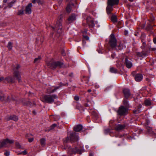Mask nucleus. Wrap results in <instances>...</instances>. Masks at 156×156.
Instances as JSON below:
<instances>
[{"instance_id": "nucleus-57", "label": "nucleus", "mask_w": 156, "mask_h": 156, "mask_svg": "<svg viewBox=\"0 0 156 156\" xmlns=\"http://www.w3.org/2000/svg\"><path fill=\"white\" fill-rule=\"evenodd\" d=\"M129 1L133 2L134 0H129Z\"/></svg>"}, {"instance_id": "nucleus-11", "label": "nucleus", "mask_w": 156, "mask_h": 156, "mask_svg": "<svg viewBox=\"0 0 156 156\" xmlns=\"http://www.w3.org/2000/svg\"><path fill=\"white\" fill-rule=\"evenodd\" d=\"M134 78L136 81L140 82L143 79V76L142 75L140 74H137L135 75Z\"/></svg>"}, {"instance_id": "nucleus-64", "label": "nucleus", "mask_w": 156, "mask_h": 156, "mask_svg": "<svg viewBox=\"0 0 156 156\" xmlns=\"http://www.w3.org/2000/svg\"><path fill=\"white\" fill-rule=\"evenodd\" d=\"M1 8V5H0V8Z\"/></svg>"}, {"instance_id": "nucleus-51", "label": "nucleus", "mask_w": 156, "mask_h": 156, "mask_svg": "<svg viewBox=\"0 0 156 156\" xmlns=\"http://www.w3.org/2000/svg\"><path fill=\"white\" fill-rule=\"evenodd\" d=\"M86 20H87V24H88L90 22V20H88V17L87 18V19H86Z\"/></svg>"}, {"instance_id": "nucleus-1", "label": "nucleus", "mask_w": 156, "mask_h": 156, "mask_svg": "<svg viewBox=\"0 0 156 156\" xmlns=\"http://www.w3.org/2000/svg\"><path fill=\"white\" fill-rule=\"evenodd\" d=\"M14 78L9 77L5 79V80L8 82L14 83L15 82V78L19 82L21 81L20 73L19 71H15L13 73Z\"/></svg>"}, {"instance_id": "nucleus-39", "label": "nucleus", "mask_w": 156, "mask_h": 156, "mask_svg": "<svg viewBox=\"0 0 156 156\" xmlns=\"http://www.w3.org/2000/svg\"><path fill=\"white\" fill-rule=\"evenodd\" d=\"M15 2V1L14 2H12L11 3H8V6L9 7H11L12 4H13Z\"/></svg>"}, {"instance_id": "nucleus-48", "label": "nucleus", "mask_w": 156, "mask_h": 156, "mask_svg": "<svg viewBox=\"0 0 156 156\" xmlns=\"http://www.w3.org/2000/svg\"><path fill=\"white\" fill-rule=\"evenodd\" d=\"M32 2L33 3H35L37 2V0H33L32 1Z\"/></svg>"}, {"instance_id": "nucleus-63", "label": "nucleus", "mask_w": 156, "mask_h": 156, "mask_svg": "<svg viewBox=\"0 0 156 156\" xmlns=\"http://www.w3.org/2000/svg\"><path fill=\"white\" fill-rule=\"evenodd\" d=\"M132 73V74H133V73Z\"/></svg>"}, {"instance_id": "nucleus-58", "label": "nucleus", "mask_w": 156, "mask_h": 156, "mask_svg": "<svg viewBox=\"0 0 156 156\" xmlns=\"http://www.w3.org/2000/svg\"><path fill=\"white\" fill-rule=\"evenodd\" d=\"M150 122L148 121L147 122V124H148V123H149Z\"/></svg>"}, {"instance_id": "nucleus-56", "label": "nucleus", "mask_w": 156, "mask_h": 156, "mask_svg": "<svg viewBox=\"0 0 156 156\" xmlns=\"http://www.w3.org/2000/svg\"><path fill=\"white\" fill-rule=\"evenodd\" d=\"M89 156H93V154H89Z\"/></svg>"}, {"instance_id": "nucleus-14", "label": "nucleus", "mask_w": 156, "mask_h": 156, "mask_svg": "<svg viewBox=\"0 0 156 156\" xmlns=\"http://www.w3.org/2000/svg\"><path fill=\"white\" fill-rule=\"evenodd\" d=\"M125 64L126 66L128 68H130L133 65L131 62L128 60L127 58H126L125 59Z\"/></svg>"}, {"instance_id": "nucleus-29", "label": "nucleus", "mask_w": 156, "mask_h": 156, "mask_svg": "<svg viewBox=\"0 0 156 156\" xmlns=\"http://www.w3.org/2000/svg\"><path fill=\"white\" fill-rule=\"evenodd\" d=\"M20 66L19 65H17L14 68V72L15 71H18V70L20 68Z\"/></svg>"}, {"instance_id": "nucleus-13", "label": "nucleus", "mask_w": 156, "mask_h": 156, "mask_svg": "<svg viewBox=\"0 0 156 156\" xmlns=\"http://www.w3.org/2000/svg\"><path fill=\"white\" fill-rule=\"evenodd\" d=\"M76 19V16L75 14H72L70 16L68 19V21L69 23H71L75 20Z\"/></svg>"}, {"instance_id": "nucleus-7", "label": "nucleus", "mask_w": 156, "mask_h": 156, "mask_svg": "<svg viewBox=\"0 0 156 156\" xmlns=\"http://www.w3.org/2000/svg\"><path fill=\"white\" fill-rule=\"evenodd\" d=\"M47 64L48 66L51 69H54L58 65V62H56L52 60L48 62H47Z\"/></svg>"}, {"instance_id": "nucleus-24", "label": "nucleus", "mask_w": 156, "mask_h": 156, "mask_svg": "<svg viewBox=\"0 0 156 156\" xmlns=\"http://www.w3.org/2000/svg\"><path fill=\"white\" fill-rule=\"evenodd\" d=\"M41 59V58L40 56L38 57L37 58H35L34 62L35 63H38L39 62Z\"/></svg>"}, {"instance_id": "nucleus-28", "label": "nucleus", "mask_w": 156, "mask_h": 156, "mask_svg": "<svg viewBox=\"0 0 156 156\" xmlns=\"http://www.w3.org/2000/svg\"><path fill=\"white\" fill-rule=\"evenodd\" d=\"M4 95L2 94V91H0V100L3 101L4 100Z\"/></svg>"}, {"instance_id": "nucleus-52", "label": "nucleus", "mask_w": 156, "mask_h": 156, "mask_svg": "<svg viewBox=\"0 0 156 156\" xmlns=\"http://www.w3.org/2000/svg\"><path fill=\"white\" fill-rule=\"evenodd\" d=\"M125 35H127V34H128V32L127 31H125Z\"/></svg>"}, {"instance_id": "nucleus-43", "label": "nucleus", "mask_w": 156, "mask_h": 156, "mask_svg": "<svg viewBox=\"0 0 156 156\" xmlns=\"http://www.w3.org/2000/svg\"><path fill=\"white\" fill-rule=\"evenodd\" d=\"M74 99L76 101L78 100L79 99V97L77 96H75L74 97Z\"/></svg>"}, {"instance_id": "nucleus-15", "label": "nucleus", "mask_w": 156, "mask_h": 156, "mask_svg": "<svg viewBox=\"0 0 156 156\" xmlns=\"http://www.w3.org/2000/svg\"><path fill=\"white\" fill-rule=\"evenodd\" d=\"M125 127L124 125H118L115 127V129L118 131H120L124 129Z\"/></svg>"}, {"instance_id": "nucleus-53", "label": "nucleus", "mask_w": 156, "mask_h": 156, "mask_svg": "<svg viewBox=\"0 0 156 156\" xmlns=\"http://www.w3.org/2000/svg\"><path fill=\"white\" fill-rule=\"evenodd\" d=\"M152 50L153 51L156 50V48H152Z\"/></svg>"}, {"instance_id": "nucleus-4", "label": "nucleus", "mask_w": 156, "mask_h": 156, "mask_svg": "<svg viewBox=\"0 0 156 156\" xmlns=\"http://www.w3.org/2000/svg\"><path fill=\"white\" fill-rule=\"evenodd\" d=\"M117 41L114 35L112 34L110 36V38L109 41V44L112 48L115 47L117 44Z\"/></svg>"}, {"instance_id": "nucleus-8", "label": "nucleus", "mask_w": 156, "mask_h": 156, "mask_svg": "<svg viewBox=\"0 0 156 156\" xmlns=\"http://www.w3.org/2000/svg\"><path fill=\"white\" fill-rule=\"evenodd\" d=\"M14 142V141L12 140H9L6 139L5 140H3L1 143V147H6L8 144H12Z\"/></svg>"}, {"instance_id": "nucleus-20", "label": "nucleus", "mask_w": 156, "mask_h": 156, "mask_svg": "<svg viewBox=\"0 0 156 156\" xmlns=\"http://www.w3.org/2000/svg\"><path fill=\"white\" fill-rule=\"evenodd\" d=\"M57 89V88H53V87H51V88L48 89L47 92L48 93H52L55 91Z\"/></svg>"}, {"instance_id": "nucleus-26", "label": "nucleus", "mask_w": 156, "mask_h": 156, "mask_svg": "<svg viewBox=\"0 0 156 156\" xmlns=\"http://www.w3.org/2000/svg\"><path fill=\"white\" fill-rule=\"evenodd\" d=\"M45 140L44 139H42L41 140V144L42 146H44L45 144Z\"/></svg>"}, {"instance_id": "nucleus-21", "label": "nucleus", "mask_w": 156, "mask_h": 156, "mask_svg": "<svg viewBox=\"0 0 156 156\" xmlns=\"http://www.w3.org/2000/svg\"><path fill=\"white\" fill-rule=\"evenodd\" d=\"M151 102L149 99H146L145 100L144 104L145 106H148L151 105Z\"/></svg>"}, {"instance_id": "nucleus-42", "label": "nucleus", "mask_w": 156, "mask_h": 156, "mask_svg": "<svg viewBox=\"0 0 156 156\" xmlns=\"http://www.w3.org/2000/svg\"><path fill=\"white\" fill-rule=\"evenodd\" d=\"M83 37L87 40H88L89 39V37L87 36L83 35Z\"/></svg>"}, {"instance_id": "nucleus-17", "label": "nucleus", "mask_w": 156, "mask_h": 156, "mask_svg": "<svg viewBox=\"0 0 156 156\" xmlns=\"http://www.w3.org/2000/svg\"><path fill=\"white\" fill-rule=\"evenodd\" d=\"M112 5H108L107 7L106 10L108 14H110L112 11L113 10V8Z\"/></svg>"}, {"instance_id": "nucleus-44", "label": "nucleus", "mask_w": 156, "mask_h": 156, "mask_svg": "<svg viewBox=\"0 0 156 156\" xmlns=\"http://www.w3.org/2000/svg\"><path fill=\"white\" fill-rule=\"evenodd\" d=\"M139 112H140V110H138V109L137 110H136L135 111H134V112L135 114L138 113H139Z\"/></svg>"}, {"instance_id": "nucleus-23", "label": "nucleus", "mask_w": 156, "mask_h": 156, "mask_svg": "<svg viewBox=\"0 0 156 156\" xmlns=\"http://www.w3.org/2000/svg\"><path fill=\"white\" fill-rule=\"evenodd\" d=\"M115 48L116 49H117V48H118V50H121L123 48V44H120L118 46L115 47Z\"/></svg>"}, {"instance_id": "nucleus-31", "label": "nucleus", "mask_w": 156, "mask_h": 156, "mask_svg": "<svg viewBox=\"0 0 156 156\" xmlns=\"http://www.w3.org/2000/svg\"><path fill=\"white\" fill-rule=\"evenodd\" d=\"M7 47L9 50L12 49V43L11 42H9Z\"/></svg>"}, {"instance_id": "nucleus-33", "label": "nucleus", "mask_w": 156, "mask_h": 156, "mask_svg": "<svg viewBox=\"0 0 156 156\" xmlns=\"http://www.w3.org/2000/svg\"><path fill=\"white\" fill-rule=\"evenodd\" d=\"M16 147L18 148L22 149L23 147H22L19 143H17L16 144Z\"/></svg>"}, {"instance_id": "nucleus-9", "label": "nucleus", "mask_w": 156, "mask_h": 156, "mask_svg": "<svg viewBox=\"0 0 156 156\" xmlns=\"http://www.w3.org/2000/svg\"><path fill=\"white\" fill-rule=\"evenodd\" d=\"M119 0H108L107 4L108 5L113 6L118 4Z\"/></svg>"}, {"instance_id": "nucleus-59", "label": "nucleus", "mask_w": 156, "mask_h": 156, "mask_svg": "<svg viewBox=\"0 0 156 156\" xmlns=\"http://www.w3.org/2000/svg\"><path fill=\"white\" fill-rule=\"evenodd\" d=\"M86 31H84V32H83V34H84V33H86Z\"/></svg>"}, {"instance_id": "nucleus-50", "label": "nucleus", "mask_w": 156, "mask_h": 156, "mask_svg": "<svg viewBox=\"0 0 156 156\" xmlns=\"http://www.w3.org/2000/svg\"><path fill=\"white\" fill-rule=\"evenodd\" d=\"M62 54L63 56H65V53L64 52V51H62Z\"/></svg>"}, {"instance_id": "nucleus-35", "label": "nucleus", "mask_w": 156, "mask_h": 156, "mask_svg": "<svg viewBox=\"0 0 156 156\" xmlns=\"http://www.w3.org/2000/svg\"><path fill=\"white\" fill-rule=\"evenodd\" d=\"M59 67H65V65H64L63 63L62 62H59Z\"/></svg>"}, {"instance_id": "nucleus-46", "label": "nucleus", "mask_w": 156, "mask_h": 156, "mask_svg": "<svg viewBox=\"0 0 156 156\" xmlns=\"http://www.w3.org/2000/svg\"><path fill=\"white\" fill-rule=\"evenodd\" d=\"M9 1V0H4L3 2L4 3H8Z\"/></svg>"}, {"instance_id": "nucleus-32", "label": "nucleus", "mask_w": 156, "mask_h": 156, "mask_svg": "<svg viewBox=\"0 0 156 156\" xmlns=\"http://www.w3.org/2000/svg\"><path fill=\"white\" fill-rule=\"evenodd\" d=\"M56 125L55 124H53L50 126V128L48 129V131H49L51 129H52L54 127H56Z\"/></svg>"}, {"instance_id": "nucleus-34", "label": "nucleus", "mask_w": 156, "mask_h": 156, "mask_svg": "<svg viewBox=\"0 0 156 156\" xmlns=\"http://www.w3.org/2000/svg\"><path fill=\"white\" fill-rule=\"evenodd\" d=\"M37 2L39 5H42L44 3V2L43 0H37Z\"/></svg>"}, {"instance_id": "nucleus-10", "label": "nucleus", "mask_w": 156, "mask_h": 156, "mask_svg": "<svg viewBox=\"0 0 156 156\" xmlns=\"http://www.w3.org/2000/svg\"><path fill=\"white\" fill-rule=\"evenodd\" d=\"M32 6L31 3L29 4L26 7L25 11L26 13L27 14H30L31 12V8Z\"/></svg>"}, {"instance_id": "nucleus-25", "label": "nucleus", "mask_w": 156, "mask_h": 156, "mask_svg": "<svg viewBox=\"0 0 156 156\" xmlns=\"http://www.w3.org/2000/svg\"><path fill=\"white\" fill-rule=\"evenodd\" d=\"M110 71L113 73H116L117 72V70L113 67H111L110 68Z\"/></svg>"}, {"instance_id": "nucleus-3", "label": "nucleus", "mask_w": 156, "mask_h": 156, "mask_svg": "<svg viewBox=\"0 0 156 156\" xmlns=\"http://www.w3.org/2000/svg\"><path fill=\"white\" fill-rule=\"evenodd\" d=\"M57 98L58 97L56 95H47L43 97L42 99V101L43 102L51 103L54 102L55 99Z\"/></svg>"}, {"instance_id": "nucleus-60", "label": "nucleus", "mask_w": 156, "mask_h": 156, "mask_svg": "<svg viewBox=\"0 0 156 156\" xmlns=\"http://www.w3.org/2000/svg\"><path fill=\"white\" fill-rule=\"evenodd\" d=\"M83 43H86V42H84V41H83Z\"/></svg>"}, {"instance_id": "nucleus-47", "label": "nucleus", "mask_w": 156, "mask_h": 156, "mask_svg": "<svg viewBox=\"0 0 156 156\" xmlns=\"http://www.w3.org/2000/svg\"><path fill=\"white\" fill-rule=\"evenodd\" d=\"M4 78L3 77H0V82L4 80Z\"/></svg>"}, {"instance_id": "nucleus-49", "label": "nucleus", "mask_w": 156, "mask_h": 156, "mask_svg": "<svg viewBox=\"0 0 156 156\" xmlns=\"http://www.w3.org/2000/svg\"><path fill=\"white\" fill-rule=\"evenodd\" d=\"M153 41L155 44H156V37L154 38L153 39Z\"/></svg>"}, {"instance_id": "nucleus-61", "label": "nucleus", "mask_w": 156, "mask_h": 156, "mask_svg": "<svg viewBox=\"0 0 156 156\" xmlns=\"http://www.w3.org/2000/svg\"><path fill=\"white\" fill-rule=\"evenodd\" d=\"M83 43H86V42H84V41H83Z\"/></svg>"}, {"instance_id": "nucleus-45", "label": "nucleus", "mask_w": 156, "mask_h": 156, "mask_svg": "<svg viewBox=\"0 0 156 156\" xmlns=\"http://www.w3.org/2000/svg\"><path fill=\"white\" fill-rule=\"evenodd\" d=\"M123 103H124V104L126 105H127V101H126V100H124L123 101Z\"/></svg>"}, {"instance_id": "nucleus-30", "label": "nucleus", "mask_w": 156, "mask_h": 156, "mask_svg": "<svg viewBox=\"0 0 156 156\" xmlns=\"http://www.w3.org/2000/svg\"><path fill=\"white\" fill-rule=\"evenodd\" d=\"M66 11L68 12H70L71 11V5H68L66 8Z\"/></svg>"}, {"instance_id": "nucleus-62", "label": "nucleus", "mask_w": 156, "mask_h": 156, "mask_svg": "<svg viewBox=\"0 0 156 156\" xmlns=\"http://www.w3.org/2000/svg\"><path fill=\"white\" fill-rule=\"evenodd\" d=\"M59 28H60V25H59Z\"/></svg>"}, {"instance_id": "nucleus-19", "label": "nucleus", "mask_w": 156, "mask_h": 156, "mask_svg": "<svg viewBox=\"0 0 156 156\" xmlns=\"http://www.w3.org/2000/svg\"><path fill=\"white\" fill-rule=\"evenodd\" d=\"M11 119L15 121H16L18 120V118L17 116L15 115L11 116L9 117V119H7V120Z\"/></svg>"}, {"instance_id": "nucleus-5", "label": "nucleus", "mask_w": 156, "mask_h": 156, "mask_svg": "<svg viewBox=\"0 0 156 156\" xmlns=\"http://www.w3.org/2000/svg\"><path fill=\"white\" fill-rule=\"evenodd\" d=\"M78 140L77 136H75L74 133L70 134V136L69 137H67L65 140V142L68 143L71 141H73L75 140Z\"/></svg>"}, {"instance_id": "nucleus-6", "label": "nucleus", "mask_w": 156, "mask_h": 156, "mask_svg": "<svg viewBox=\"0 0 156 156\" xmlns=\"http://www.w3.org/2000/svg\"><path fill=\"white\" fill-rule=\"evenodd\" d=\"M128 109L123 106H121L118 111V113L120 115H125L128 112Z\"/></svg>"}, {"instance_id": "nucleus-18", "label": "nucleus", "mask_w": 156, "mask_h": 156, "mask_svg": "<svg viewBox=\"0 0 156 156\" xmlns=\"http://www.w3.org/2000/svg\"><path fill=\"white\" fill-rule=\"evenodd\" d=\"M88 20H90V22H89V23L88 24L89 26L91 27H94V23L93 20L91 17H88Z\"/></svg>"}, {"instance_id": "nucleus-27", "label": "nucleus", "mask_w": 156, "mask_h": 156, "mask_svg": "<svg viewBox=\"0 0 156 156\" xmlns=\"http://www.w3.org/2000/svg\"><path fill=\"white\" fill-rule=\"evenodd\" d=\"M24 10L23 9H22L20 10H19L18 11V12L17 13V14L18 15H22L23 14Z\"/></svg>"}, {"instance_id": "nucleus-2", "label": "nucleus", "mask_w": 156, "mask_h": 156, "mask_svg": "<svg viewBox=\"0 0 156 156\" xmlns=\"http://www.w3.org/2000/svg\"><path fill=\"white\" fill-rule=\"evenodd\" d=\"M66 149L68 151L69 153L70 154H76V153L81 154L83 152V149L82 147H75V148H72L70 147H66Z\"/></svg>"}, {"instance_id": "nucleus-36", "label": "nucleus", "mask_w": 156, "mask_h": 156, "mask_svg": "<svg viewBox=\"0 0 156 156\" xmlns=\"http://www.w3.org/2000/svg\"><path fill=\"white\" fill-rule=\"evenodd\" d=\"M27 154V151L26 150H25L23 151H22L20 153H18V154H23L25 155L26 154Z\"/></svg>"}, {"instance_id": "nucleus-22", "label": "nucleus", "mask_w": 156, "mask_h": 156, "mask_svg": "<svg viewBox=\"0 0 156 156\" xmlns=\"http://www.w3.org/2000/svg\"><path fill=\"white\" fill-rule=\"evenodd\" d=\"M111 20L113 23L117 22V16L115 15H112L111 17Z\"/></svg>"}, {"instance_id": "nucleus-12", "label": "nucleus", "mask_w": 156, "mask_h": 156, "mask_svg": "<svg viewBox=\"0 0 156 156\" xmlns=\"http://www.w3.org/2000/svg\"><path fill=\"white\" fill-rule=\"evenodd\" d=\"M123 93L125 97L126 98H128L130 96V92L129 90L128 89H124L123 90Z\"/></svg>"}, {"instance_id": "nucleus-54", "label": "nucleus", "mask_w": 156, "mask_h": 156, "mask_svg": "<svg viewBox=\"0 0 156 156\" xmlns=\"http://www.w3.org/2000/svg\"><path fill=\"white\" fill-rule=\"evenodd\" d=\"M115 56V55H111L112 57L113 58L114 57V56Z\"/></svg>"}, {"instance_id": "nucleus-37", "label": "nucleus", "mask_w": 156, "mask_h": 156, "mask_svg": "<svg viewBox=\"0 0 156 156\" xmlns=\"http://www.w3.org/2000/svg\"><path fill=\"white\" fill-rule=\"evenodd\" d=\"M9 154L10 152L7 151H6L4 153V154L6 156H9Z\"/></svg>"}, {"instance_id": "nucleus-55", "label": "nucleus", "mask_w": 156, "mask_h": 156, "mask_svg": "<svg viewBox=\"0 0 156 156\" xmlns=\"http://www.w3.org/2000/svg\"><path fill=\"white\" fill-rule=\"evenodd\" d=\"M91 91V90H90V89H89V90H88V92H90Z\"/></svg>"}, {"instance_id": "nucleus-16", "label": "nucleus", "mask_w": 156, "mask_h": 156, "mask_svg": "<svg viewBox=\"0 0 156 156\" xmlns=\"http://www.w3.org/2000/svg\"><path fill=\"white\" fill-rule=\"evenodd\" d=\"M83 128V126L81 125H77L75 126L74 128V130L76 132H79Z\"/></svg>"}, {"instance_id": "nucleus-40", "label": "nucleus", "mask_w": 156, "mask_h": 156, "mask_svg": "<svg viewBox=\"0 0 156 156\" xmlns=\"http://www.w3.org/2000/svg\"><path fill=\"white\" fill-rule=\"evenodd\" d=\"M28 141L30 142H32L34 140V138L33 137H32L30 138H28Z\"/></svg>"}, {"instance_id": "nucleus-38", "label": "nucleus", "mask_w": 156, "mask_h": 156, "mask_svg": "<svg viewBox=\"0 0 156 156\" xmlns=\"http://www.w3.org/2000/svg\"><path fill=\"white\" fill-rule=\"evenodd\" d=\"M27 105L30 106H32L35 105V104L34 103H33V104H32L31 102L29 101L28 102Z\"/></svg>"}, {"instance_id": "nucleus-41", "label": "nucleus", "mask_w": 156, "mask_h": 156, "mask_svg": "<svg viewBox=\"0 0 156 156\" xmlns=\"http://www.w3.org/2000/svg\"><path fill=\"white\" fill-rule=\"evenodd\" d=\"M30 136H33V135L31 134H27L26 135V137H27L28 139L29 138V137Z\"/></svg>"}]
</instances>
